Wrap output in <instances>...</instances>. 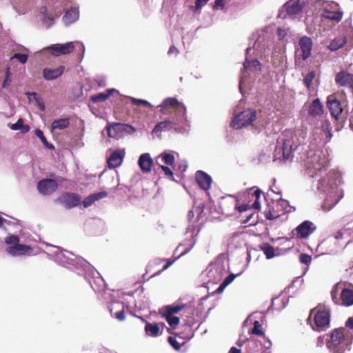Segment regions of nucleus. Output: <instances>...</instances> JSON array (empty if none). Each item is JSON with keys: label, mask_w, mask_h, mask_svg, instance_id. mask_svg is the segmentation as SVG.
I'll list each match as a JSON object with an SVG mask.
<instances>
[{"label": "nucleus", "mask_w": 353, "mask_h": 353, "mask_svg": "<svg viewBox=\"0 0 353 353\" xmlns=\"http://www.w3.org/2000/svg\"><path fill=\"white\" fill-rule=\"evenodd\" d=\"M353 241V225L348 223L345 227L336 232L332 236L324 239L319 245L330 253L336 252L339 248L345 247Z\"/></svg>", "instance_id": "obj_1"}, {"label": "nucleus", "mask_w": 353, "mask_h": 353, "mask_svg": "<svg viewBox=\"0 0 353 353\" xmlns=\"http://www.w3.org/2000/svg\"><path fill=\"white\" fill-rule=\"evenodd\" d=\"M261 194L262 192L260 189L256 188L254 190V188H252L249 190L248 194L251 195L252 198H255V200L252 203V204L244 203L238 205V201L236 199H234L233 197H231L229 199H222V201L220 203V207L223 211V213L227 215L230 214L231 210L233 209L237 210L239 212L251 210L252 209L259 210L261 208L259 199L261 196Z\"/></svg>", "instance_id": "obj_2"}, {"label": "nucleus", "mask_w": 353, "mask_h": 353, "mask_svg": "<svg viewBox=\"0 0 353 353\" xmlns=\"http://www.w3.org/2000/svg\"><path fill=\"white\" fill-rule=\"evenodd\" d=\"M160 112L169 117L184 123L186 121V108L174 97L165 99L162 103L157 106Z\"/></svg>", "instance_id": "obj_3"}, {"label": "nucleus", "mask_w": 353, "mask_h": 353, "mask_svg": "<svg viewBox=\"0 0 353 353\" xmlns=\"http://www.w3.org/2000/svg\"><path fill=\"white\" fill-rule=\"evenodd\" d=\"M294 139H296V134L290 130L285 131L283 137L280 138L282 145L276 146L275 149V156L278 159H281L280 154H282V159L284 161L291 160L293 155L292 152L294 151L299 145V143L295 142Z\"/></svg>", "instance_id": "obj_4"}, {"label": "nucleus", "mask_w": 353, "mask_h": 353, "mask_svg": "<svg viewBox=\"0 0 353 353\" xmlns=\"http://www.w3.org/2000/svg\"><path fill=\"white\" fill-rule=\"evenodd\" d=\"M328 160L321 151H310L305 159V166L311 176L317 175L319 172L326 169Z\"/></svg>", "instance_id": "obj_5"}, {"label": "nucleus", "mask_w": 353, "mask_h": 353, "mask_svg": "<svg viewBox=\"0 0 353 353\" xmlns=\"http://www.w3.org/2000/svg\"><path fill=\"white\" fill-rule=\"evenodd\" d=\"M314 316V325H312L313 330L323 331L330 327V313L325 307H314L311 310L308 320Z\"/></svg>", "instance_id": "obj_6"}, {"label": "nucleus", "mask_w": 353, "mask_h": 353, "mask_svg": "<svg viewBox=\"0 0 353 353\" xmlns=\"http://www.w3.org/2000/svg\"><path fill=\"white\" fill-rule=\"evenodd\" d=\"M347 331L345 328H336L328 335L327 348L334 353H339L342 350V344L345 340Z\"/></svg>", "instance_id": "obj_7"}, {"label": "nucleus", "mask_w": 353, "mask_h": 353, "mask_svg": "<svg viewBox=\"0 0 353 353\" xmlns=\"http://www.w3.org/2000/svg\"><path fill=\"white\" fill-rule=\"evenodd\" d=\"M340 284L338 283L331 291V296L333 301L337 305L349 307L353 305V290L349 288L341 289L340 298H338L339 294Z\"/></svg>", "instance_id": "obj_8"}, {"label": "nucleus", "mask_w": 353, "mask_h": 353, "mask_svg": "<svg viewBox=\"0 0 353 353\" xmlns=\"http://www.w3.org/2000/svg\"><path fill=\"white\" fill-rule=\"evenodd\" d=\"M312 41L311 38L304 36L302 37L299 41V48L296 51L295 65L301 66V59L305 61L311 55L312 48Z\"/></svg>", "instance_id": "obj_9"}, {"label": "nucleus", "mask_w": 353, "mask_h": 353, "mask_svg": "<svg viewBox=\"0 0 353 353\" xmlns=\"http://www.w3.org/2000/svg\"><path fill=\"white\" fill-rule=\"evenodd\" d=\"M256 111L247 109L241 112L231 122V126L235 129H241L247 126L256 120Z\"/></svg>", "instance_id": "obj_10"}, {"label": "nucleus", "mask_w": 353, "mask_h": 353, "mask_svg": "<svg viewBox=\"0 0 353 353\" xmlns=\"http://www.w3.org/2000/svg\"><path fill=\"white\" fill-rule=\"evenodd\" d=\"M56 202L67 209H71L80 205L81 197L76 193L65 192L57 199Z\"/></svg>", "instance_id": "obj_11"}, {"label": "nucleus", "mask_w": 353, "mask_h": 353, "mask_svg": "<svg viewBox=\"0 0 353 353\" xmlns=\"http://www.w3.org/2000/svg\"><path fill=\"white\" fill-rule=\"evenodd\" d=\"M322 16L325 19L339 23L343 19V12L340 10L338 3H332L323 9Z\"/></svg>", "instance_id": "obj_12"}, {"label": "nucleus", "mask_w": 353, "mask_h": 353, "mask_svg": "<svg viewBox=\"0 0 353 353\" xmlns=\"http://www.w3.org/2000/svg\"><path fill=\"white\" fill-rule=\"evenodd\" d=\"M339 180V175L335 171H330L325 176L322 178L318 185V189L323 192L328 191L337 186V181Z\"/></svg>", "instance_id": "obj_13"}, {"label": "nucleus", "mask_w": 353, "mask_h": 353, "mask_svg": "<svg viewBox=\"0 0 353 353\" xmlns=\"http://www.w3.org/2000/svg\"><path fill=\"white\" fill-rule=\"evenodd\" d=\"M108 134L112 138H118L121 137L124 132H134L135 129L130 125L113 123L106 127Z\"/></svg>", "instance_id": "obj_14"}, {"label": "nucleus", "mask_w": 353, "mask_h": 353, "mask_svg": "<svg viewBox=\"0 0 353 353\" xmlns=\"http://www.w3.org/2000/svg\"><path fill=\"white\" fill-rule=\"evenodd\" d=\"M316 226L310 221H304L299 225L293 231L294 235L298 239H306L315 232Z\"/></svg>", "instance_id": "obj_15"}, {"label": "nucleus", "mask_w": 353, "mask_h": 353, "mask_svg": "<svg viewBox=\"0 0 353 353\" xmlns=\"http://www.w3.org/2000/svg\"><path fill=\"white\" fill-rule=\"evenodd\" d=\"M287 206V202L285 200H279L273 203L272 205H268V208L265 210L264 215L268 220H274L279 217L281 212L284 210Z\"/></svg>", "instance_id": "obj_16"}, {"label": "nucleus", "mask_w": 353, "mask_h": 353, "mask_svg": "<svg viewBox=\"0 0 353 353\" xmlns=\"http://www.w3.org/2000/svg\"><path fill=\"white\" fill-rule=\"evenodd\" d=\"M327 106L331 116L339 121L343 110L341 101L336 99V96L330 95L327 98Z\"/></svg>", "instance_id": "obj_17"}, {"label": "nucleus", "mask_w": 353, "mask_h": 353, "mask_svg": "<svg viewBox=\"0 0 353 353\" xmlns=\"http://www.w3.org/2000/svg\"><path fill=\"white\" fill-rule=\"evenodd\" d=\"M305 4V0H289L285 3L283 8L290 17H294L301 12Z\"/></svg>", "instance_id": "obj_18"}, {"label": "nucleus", "mask_w": 353, "mask_h": 353, "mask_svg": "<svg viewBox=\"0 0 353 353\" xmlns=\"http://www.w3.org/2000/svg\"><path fill=\"white\" fill-rule=\"evenodd\" d=\"M182 122L178 121L177 119H174L169 117L168 119L159 122L153 128L152 133L161 132L163 130H177L180 128V125Z\"/></svg>", "instance_id": "obj_19"}, {"label": "nucleus", "mask_w": 353, "mask_h": 353, "mask_svg": "<svg viewBox=\"0 0 353 353\" xmlns=\"http://www.w3.org/2000/svg\"><path fill=\"white\" fill-rule=\"evenodd\" d=\"M58 188L57 181L52 179H46L39 181L37 183L39 192L43 195H49L55 192Z\"/></svg>", "instance_id": "obj_20"}, {"label": "nucleus", "mask_w": 353, "mask_h": 353, "mask_svg": "<svg viewBox=\"0 0 353 353\" xmlns=\"http://www.w3.org/2000/svg\"><path fill=\"white\" fill-rule=\"evenodd\" d=\"M335 82L341 87H347L353 92V74L342 70L335 77Z\"/></svg>", "instance_id": "obj_21"}, {"label": "nucleus", "mask_w": 353, "mask_h": 353, "mask_svg": "<svg viewBox=\"0 0 353 353\" xmlns=\"http://www.w3.org/2000/svg\"><path fill=\"white\" fill-rule=\"evenodd\" d=\"M32 250L31 246L23 244H17L15 245L9 246L6 248L7 254L16 256L29 254Z\"/></svg>", "instance_id": "obj_22"}, {"label": "nucleus", "mask_w": 353, "mask_h": 353, "mask_svg": "<svg viewBox=\"0 0 353 353\" xmlns=\"http://www.w3.org/2000/svg\"><path fill=\"white\" fill-rule=\"evenodd\" d=\"M52 50L53 55L57 57L61 54H67L74 50V46L72 42H68L65 44H54L49 48Z\"/></svg>", "instance_id": "obj_23"}, {"label": "nucleus", "mask_w": 353, "mask_h": 353, "mask_svg": "<svg viewBox=\"0 0 353 353\" xmlns=\"http://www.w3.org/2000/svg\"><path fill=\"white\" fill-rule=\"evenodd\" d=\"M196 181L199 186L203 190H208L211 188V176L202 170L196 172Z\"/></svg>", "instance_id": "obj_24"}, {"label": "nucleus", "mask_w": 353, "mask_h": 353, "mask_svg": "<svg viewBox=\"0 0 353 353\" xmlns=\"http://www.w3.org/2000/svg\"><path fill=\"white\" fill-rule=\"evenodd\" d=\"M125 152L119 150L114 151L108 159V164L110 168H116L120 166L123 162Z\"/></svg>", "instance_id": "obj_25"}, {"label": "nucleus", "mask_w": 353, "mask_h": 353, "mask_svg": "<svg viewBox=\"0 0 353 353\" xmlns=\"http://www.w3.org/2000/svg\"><path fill=\"white\" fill-rule=\"evenodd\" d=\"M64 66H59L57 68H46L43 70V75L46 80L52 81L62 75L64 71Z\"/></svg>", "instance_id": "obj_26"}, {"label": "nucleus", "mask_w": 353, "mask_h": 353, "mask_svg": "<svg viewBox=\"0 0 353 353\" xmlns=\"http://www.w3.org/2000/svg\"><path fill=\"white\" fill-rule=\"evenodd\" d=\"M339 201V199L336 194L334 192H330L324 199L322 209L325 212L329 211L337 204Z\"/></svg>", "instance_id": "obj_27"}, {"label": "nucleus", "mask_w": 353, "mask_h": 353, "mask_svg": "<svg viewBox=\"0 0 353 353\" xmlns=\"http://www.w3.org/2000/svg\"><path fill=\"white\" fill-rule=\"evenodd\" d=\"M41 14L43 15V20L44 22L50 21L49 26L54 23L55 18L60 17L61 14V10H48L47 7L43 6L40 9Z\"/></svg>", "instance_id": "obj_28"}, {"label": "nucleus", "mask_w": 353, "mask_h": 353, "mask_svg": "<svg viewBox=\"0 0 353 353\" xmlns=\"http://www.w3.org/2000/svg\"><path fill=\"white\" fill-rule=\"evenodd\" d=\"M153 165V160L148 153L143 154L139 159V165L143 172H149Z\"/></svg>", "instance_id": "obj_29"}, {"label": "nucleus", "mask_w": 353, "mask_h": 353, "mask_svg": "<svg viewBox=\"0 0 353 353\" xmlns=\"http://www.w3.org/2000/svg\"><path fill=\"white\" fill-rule=\"evenodd\" d=\"M108 196V193L105 191L92 194L88 196L85 197L82 201L84 208H88L92 205L95 201H99Z\"/></svg>", "instance_id": "obj_30"}, {"label": "nucleus", "mask_w": 353, "mask_h": 353, "mask_svg": "<svg viewBox=\"0 0 353 353\" xmlns=\"http://www.w3.org/2000/svg\"><path fill=\"white\" fill-rule=\"evenodd\" d=\"M323 113V106L320 101L319 99H314L310 108H309V114L310 115L316 117L321 116Z\"/></svg>", "instance_id": "obj_31"}, {"label": "nucleus", "mask_w": 353, "mask_h": 353, "mask_svg": "<svg viewBox=\"0 0 353 353\" xmlns=\"http://www.w3.org/2000/svg\"><path fill=\"white\" fill-rule=\"evenodd\" d=\"M79 10L76 8H72L66 11L63 20L65 24H70L79 19Z\"/></svg>", "instance_id": "obj_32"}, {"label": "nucleus", "mask_w": 353, "mask_h": 353, "mask_svg": "<svg viewBox=\"0 0 353 353\" xmlns=\"http://www.w3.org/2000/svg\"><path fill=\"white\" fill-rule=\"evenodd\" d=\"M347 43V39L345 37H339L334 38L330 45L327 46L328 49L331 51H336L343 48Z\"/></svg>", "instance_id": "obj_33"}, {"label": "nucleus", "mask_w": 353, "mask_h": 353, "mask_svg": "<svg viewBox=\"0 0 353 353\" xmlns=\"http://www.w3.org/2000/svg\"><path fill=\"white\" fill-rule=\"evenodd\" d=\"M115 92V90L112 89H108L105 92H101L96 94H93L90 97V100L93 103H99L102 101H105L107 100L110 95Z\"/></svg>", "instance_id": "obj_34"}, {"label": "nucleus", "mask_w": 353, "mask_h": 353, "mask_svg": "<svg viewBox=\"0 0 353 353\" xmlns=\"http://www.w3.org/2000/svg\"><path fill=\"white\" fill-rule=\"evenodd\" d=\"M146 334L150 336L156 337L161 334L160 327L159 323H147L145 326Z\"/></svg>", "instance_id": "obj_35"}, {"label": "nucleus", "mask_w": 353, "mask_h": 353, "mask_svg": "<svg viewBox=\"0 0 353 353\" xmlns=\"http://www.w3.org/2000/svg\"><path fill=\"white\" fill-rule=\"evenodd\" d=\"M70 125L69 118H62L54 120L51 125L52 130H64Z\"/></svg>", "instance_id": "obj_36"}, {"label": "nucleus", "mask_w": 353, "mask_h": 353, "mask_svg": "<svg viewBox=\"0 0 353 353\" xmlns=\"http://www.w3.org/2000/svg\"><path fill=\"white\" fill-rule=\"evenodd\" d=\"M91 286L92 289L96 292H101L104 291L105 289V283L103 278L101 276L95 277L90 281Z\"/></svg>", "instance_id": "obj_37"}, {"label": "nucleus", "mask_w": 353, "mask_h": 353, "mask_svg": "<svg viewBox=\"0 0 353 353\" xmlns=\"http://www.w3.org/2000/svg\"><path fill=\"white\" fill-rule=\"evenodd\" d=\"M184 307V305H168L164 308L163 316H173Z\"/></svg>", "instance_id": "obj_38"}, {"label": "nucleus", "mask_w": 353, "mask_h": 353, "mask_svg": "<svg viewBox=\"0 0 353 353\" xmlns=\"http://www.w3.org/2000/svg\"><path fill=\"white\" fill-rule=\"evenodd\" d=\"M261 250L263 252L268 259H270L275 256L274 248L269 243H264L261 246Z\"/></svg>", "instance_id": "obj_39"}, {"label": "nucleus", "mask_w": 353, "mask_h": 353, "mask_svg": "<svg viewBox=\"0 0 353 353\" xmlns=\"http://www.w3.org/2000/svg\"><path fill=\"white\" fill-rule=\"evenodd\" d=\"M10 128L12 130H21L23 133L28 132L30 130L29 125H24L23 120L22 119H19L15 123L12 124L10 126Z\"/></svg>", "instance_id": "obj_40"}, {"label": "nucleus", "mask_w": 353, "mask_h": 353, "mask_svg": "<svg viewBox=\"0 0 353 353\" xmlns=\"http://www.w3.org/2000/svg\"><path fill=\"white\" fill-rule=\"evenodd\" d=\"M316 74L314 71L309 72L303 79V83L308 90H310L312 81L315 78Z\"/></svg>", "instance_id": "obj_41"}, {"label": "nucleus", "mask_w": 353, "mask_h": 353, "mask_svg": "<svg viewBox=\"0 0 353 353\" xmlns=\"http://www.w3.org/2000/svg\"><path fill=\"white\" fill-rule=\"evenodd\" d=\"M35 135L41 141L44 146L49 149H53L54 145L51 143H49L45 137L43 132L41 130L37 129L35 130Z\"/></svg>", "instance_id": "obj_42"}, {"label": "nucleus", "mask_w": 353, "mask_h": 353, "mask_svg": "<svg viewBox=\"0 0 353 353\" xmlns=\"http://www.w3.org/2000/svg\"><path fill=\"white\" fill-rule=\"evenodd\" d=\"M322 132L325 134L327 139L332 137V133L330 132V123L328 120H325L322 122L321 126Z\"/></svg>", "instance_id": "obj_43"}, {"label": "nucleus", "mask_w": 353, "mask_h": 353, "mask_svg": "<svg viewBox=\"0 0 353 353\" xmlns=\"http://www.w3.org/2000/svg\"><path fill=\"white\" fill-rule=\"evenodd\" d=\"M260 65H261L260 62L256 59H254V60H251V61L246 59L243 63V66L245 69H252V68L256 69L257 68H259L260 69Z\"/></svg>", "instance_id": "obj_44"}, {"label": "nucleus", "mask_w": 353, "mask_h": 353, "mask_svg": "<svg viewBox=\"0 0 353 353\" xmlns=\"http://www.w3.org/2000/svg\"><path fill=\"white\" fill-rule=\"evenodd\" d=\"M160 157L162 158L165 164L172 165L174 163V157L173 154L163 152L160 155Z\"/></svg>", "instance_id": "obj_45"}, {"label": "nucleus", "mask_w": 353, "mask_h": 353, "mask_svg": "<svg viewBox=\"0 0 353 353\" xmlns=\"http://www.w3.org/2000/svg\"><path fill=\"white\" fill-rule=\"evenodd\" d=\"M251 333L257 336H263L264 332L262 330L261 325L258 321H255L254 326L251 330Z\"/></svg>", "instance_id": "obj_46"}, {"label": "nucleus", "mask_w": 353, "mask_h": 353, "mask_svg": "<svg viewBox=\"0 0 353 353\" xmlns=\"http://www.w3.org/2000/svg\"><path fill=\"white\" fill-rule=\"evenodd\" d=\"M168 323L171 327H175L179 324L180 319L179 317L174 316H163Z\"/></svg>", "instance_id": "obj_47"}, {"label": "nucleus", "mask_w": 353, "mask_h": 353, "mask_svg": "<svg viewBox=\"0 0 353 353\" xmlns=\"http://www.w3.org/2000/svg\"><path fill=\"white\" fill-rule=\"evenodd\" d=\"M19 242V238L16 235H9L5 239V243L7 245H15Z\"/></svg>", "instance_id": "obj_48"}, {"label": "nucleus", "mask_w": 353, "mask_h": 353, "mask_svg": "<svg viewBox=\"0 0 353 353\" xmlns=\"http://www.w3.org/2000/svg\"><path fill=\"white\" fill-rule=\"evenodd\" d=\"M131 102L134 105H144V106H147V107H150V108L152 107V105L150 104V102H148L146 100H143V99H138L131 97Z\"/></svg>", "instance_id": "obj_49"}, {"label": "nucleus", "mask_w": 353, "mask_h": 353, "mask_svg": "<svg viewBox=\"0 0 353 353\" xmlns=\"http://www.w3.org/2000/svg\"><path fill=\"white\" fill-rule=\"evenodd\" d=\"M254 212L250 213L243 221V223H249L250 225H254L257 223L258 220L256 219H253Z\"/></svg>", "instance_id": "obj_50"}, {"label": "nucleus", "mask_w": 353, "mask_h": 353, "mask_svg": "<svg viewBox=\"0 0 353 353\" xmlns=\"http://www.w3.org/2000/svg\"><path fill=\"white\" fill-rule=\"evenodd\" d=\"M11 59H17L20 63H25L28 60V55L26 54L16 53L11 57Z\"/></svg>", "instance_id": "obj_51"}, {"label": "nucleus", "mask_w": 353, "mask_h": 353, "mask_svg": "<svg viewBox=\"0 0 353 353\" xmlns=\"http://www.w3.org/2000/svg\"><path fill=\"white\" fill-rule=\"evenodd\" d=\"M299 261L303 264L308 265L312 261V257L307 254H301L299 256Z\"/></svg>", "instance_id": "obj_52"}, {"label": "nucleus", "mask_w": 353, "mask_h": 353, "mask_svg": "<svg viewBox=\"0 0 353 353\" xmlns=\"http://www.w3.org/2000/svg\"><path fill=\"white\" fill-rule=\"evenodd\" d=\"M30 95L33 96L34 99L35 100L36 104H37V107L39 108V109L41 111H44L45 110V104L43 102L40 101L39 98L37 97V94L35 92H33V93L30 94Z\"/></svg>", "instance_id": "obj_53"}, {"label": "nucleus", "mask_w": 353, "mask_h": 353, "mask_svg": "<svg viewBox=\"0 0 353 353\" xmlns=\"http://www.w3.org/2000/svg\"><path fill=\"white\" fill-rule=\"evenodd\" d=\"M10 68H6V77H5V79L3 81V88H6L7 86H8L10 83H11V79L10 78Z\"/></svg>", "instance_id": "obj_54"}, {"label": "nucleus", "mask_w": 353, "mask_h": 353, "mask_svg": "<svg viewBox=\"0 0 353 353\" xmlns=\"http://www.w3.org/2000/svg\"><path fill=\"white\" fill-rule=\"evenodd\" d=\"M168 342L175 350H179L181 348L180 343L172 336L168 337Z\"/></svg>", "instance_id": "obj_55"}, {"label": "nucleus", "mask_w": 353, "mask_h": 353, "mask_svg": "<svg viewBox=\"0 0 353 353\" xmlns=\"http://www.w3.org/2000/svg\"><path fill=\"white\" fill-rule=\"evenodd\" d=\"M161 168L167 176L170 177L171 179H174V174L170 168L165 165H161Z\"/></svg>", "instance_id": "obj_56"}, {"label": "nucleus", "mask_w": 353, "mask_h": 353, "mask_svg": "<svg viewBox=\"0 0 353 353\" xmlns=\"http://www.w3.org/2000/svg\"><path fill=\"white\" fill-rule=\"evenodd\" d=\"M236 278V275L234 274H229L223 281L224 285L228 286L230 283H231L234 279Z\"/></svg>", "instance_id": "obj_57"}, {"label": "nucleus", "mask_w": 353, "mask_h": 353, "mask_svg": "<svg viewBox=\"0 0 353 353\" xmlns=\"http://www.w3.org/2000/svg\"><path fill=\"white\" fill-rule=\"evenodd\" d=\"M285 35H286V32L285 30H283L281 28H279L277 29V36H278L279 40L283 39L285 38Z\"/></svg>", "instance_id": "obj_58"}, {"label": "nucleus", "mask_w": 353, "mask_h": 353, "mask_svg": "<svg viewBox=\"0 0 353 353\" xmlns=\"http://www.w3.org/2000/svg\"><path fill=\"white\" fill-rule=\"evenodd\" d=\"M224 8V0H215L214 9H223Z\"/></svg>", "instance_id": "obj_59"}, {"label": "nucleus", "mask_w": 353, "mask_h": 353, "mask_svg": "<svg viewBox=\"0 0 353 353\" xmlns=\"http://www.w3.org/2000/svg\"><path fill=\"white\" fill-rule=\"evenodd\" d=\"M114 316L119 321H123L125 317L123 310L116 312Z\"/></svg>", "instance_id": "obj_60"}, {"label": "nucleus", "mask_w": 353, "mask_h": 353, "mask_svg": "<svg viewBox=\"0 0 353 353\" xmlns=\"http://www.w3.org/2000/svg\"><path fill=\"white\" fill-rule=\"evenodd\" d=\"M173 263V261H168L166 264L162 268V269L159 271H158L157 273H155L153 276L159 274L161 272H163L166 269H168L172 264Z\"/></svg>", "instance_id": "obj_61"}, {"label": "nucleus", "mask_w": 353, "mask_h": 353, "mask_svg": "<svg viewBox=\"0 0 353 353\" xmlns=\"http://www.w3.org/2000/svg\"><path fill=\"white\" fill-rule=\"evenodd\" d=\"M179 50L174 46H172L168 50V54L170 55L172 54L176 55L179 54Z\"/></svg>", "instance_id": "obj_62"}, {"label": "nucleus", "mask_w": 353, "mask_h": 353, "mask_svg": "<svg viewBox=\"0 0 353 353\" xmlns=\"http://www.w3.org/2000/svg\"><path fill=\"white\" fill-rule=\"evenodd\" d=\"M205 3L203 0H196L195 1V9L200 10Z\"/></svg>", "instance_id": "obj_63"}, {"label": "nucleus", "mask_w": 353, "mask_h": 353, "mask_svg": "<svg viewBox=\"0 0 353 353\" xmlns=\"http://www.w3.org/2000/svg\"><path fill=\"white\" fill-rule=\"evenodd\" d=\"M345 325L350 329L353 330V317H350L347 319Z\"/></svg>", "instance_id": "obj_64"}]
</instances>
